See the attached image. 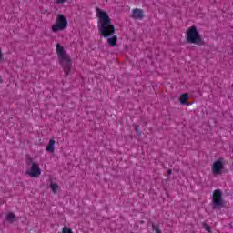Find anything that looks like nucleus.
<instances>
[{"label":"nucleus","instance_id":"1","mask_svg":"<svg viewBox=\"0 0 233 233\" xmlns=\"http://www.w3.org/2000/svg\"><path fill=\"white\" fill-rule=\"evenodd\" d=\"M96 12L98 19L97 28L100 35L106 39L107 38L109 46H116V45H117V35H114V34H116V26L112 25V19L108 16V13L101 10L99 7H96ZM111 35L113 36L111 37Z\"/></svg>","mask_w":233,"mask_h":233},{"label":"nucleus","instance_id":"2","mask_svg":"<svg viewBox=\"0 0 233 233\" xmlns=\"http://www.w3.org/2000/svg\"><path fill=\"white\" fill-rule=\"evenodd\" d=\"M56 55L58 57V63L61 65L66 76H69L72 72V58L70 55L66 53L65 47L61 44H56Z\"/></svg>","mask_w":233,"mask_h":233},{"label":"nucleus","instance_id":"3","mask_svg":"<svg viewBox=\"0 0 233 233\" xmlns=\"http://www.w3.org/2000/svg\"><path fill=\"white\" fill-rule=\"evenodd\" d=\"M186 39L190 45H198V46L205 45V41L201 37V35H199V32H198L196 25H192L187 29Z\"/></svg>","mask_w":233,"mask_h":233},{"label":"nucleus","instance_id":"4","mask_svg":"<svg viewBox=\"0 0 233 233\" xmlns=\"http://www.w3.org/2000/svg\"><path fill=\"white\" fill-rule=\"evenodd\" d=\"M68 27V20L63 14H59L56 17V23L51 26V30L54 34L57 32H63Z\"/></svg>","mask_w":233,"mask_h":233},{"label":"nucleus","instance_id":"5","mask_svg":"<svg viewBox=\"0 0 233 233\" xmlns=\"http://www.w3.org/2000/svg\"><path fill=\"white\" fill-rule=\"evenodd\" d=\"M211 170L214 176H221V174H223V170H225V159L218 158L213 162Z\"/></svg>","mask_w":233,"mask_h":233},{"label":"nucleus","instance_id":"6","mask_svg":"<svg viewBox=\"0 0 233 233\" xmlns=\"http://www.w3.org/2000/svg\"><path fill=\"white\" fill-rule=\"evenodd\" d=\"M213 205L214 207H222L223 205V193L219 189L213 192Z\"/></svg>","mask_w":233,"mask_h":233},{"label":"nucleus","instance_id":"7","mask_svg":"<svg viewBox=\"0 0 233 233\" xmlns=\"http://www.w3.org/2000/svg\"><path fill=\"white\" fill-rule=\"evenodd\" d=\"M27 176L30 177H39L41 176V168H39V164L33 162L32 167L26 171Z\"/></svg>","mask_w":233,"mask_h":233},{"label":"nucleus","instance_id":"8","mask_svg":"<svg viewBox=\"0 0 233 233\" xmlns=\"http://www.w3.org/2000/svg\"><path fill=\"white\" fill-rule=\"evenodd\" d=\"M145 17V11L143 9L136 8L132 10V18L133 19H143Z\"/></svg>","mask_w":233,"mask_h":233},{"label":"nucleus","instance_id":"9","mask_svg":"<svg viewBox=\"0 0 233 233\" xmlns=\"http://www.w3.org/2000/svg\"><path fill=\"white\" fill-rule=\"evenodd\" d=\"M55 150H56V140H54V138H51L46 147V151L49 152L50 154H54Z\"/></svg>","mask_w":233,"mask_h":233},{"label":"nucleus","instance_id":"10","mask_svg":"<svg viewBox=\"0 0 233 233\" xmlns=\"http://www.w3.org/2000/svg\"><path fill=\"white\" fill-rule=\"evenodd\" d=\"M6 221H9V223H14V219H15V214L9 212L5 215Z\"/></svg>","mask_w":233,"mask_h":233},{"label":"nucleus","instance_id":"11","mask_svg":"<svg viewBox=\"0 0 233 233\" xmlns=\"http://www.w3.org/2000/svg\"><path fill=\"white\" fill-rule=\"evenodd\" d=\"M187 101H188V94L184 93L180 96V103L181 105H187Z\"/></svg>","mask_w":233,"mask_h":233},{"label":"nucleus","instance_id":"12","mask_svg":"<svg viewBox=\"0 0 233 233\" xmlns=\"http://www.w3.org/2000/svg\"><path fill=\"white\" fill-rule=\"evenodd\" d=\"M50 188H51L53 194H57V190H59V185H57L56 183H51Z\"/></svg>","mask_w":233,"mask_h":233},{"label":"nucleus","instance_id":"13","mask_svg":"<svg viewBox=\"0 0 233 233\" xmlns=\"http://www.w3.org/2000/svg\"><path fill=\"white\" fill-rule=\"evenodd\" d=\"M62 233H74V230H72V228L65 226L63 228H62Z\"/></svg>","mask_w":233,"mask_h":233},{"label":"nucleus","instance_id":"14","mask_svg":"<svg viewBox=\"0 0 233 233\" xmlns=\"http://www.w3.org/2000/svg\"><path fill=\"white\" fill-rule=\"evenodd\" d=\"M153 230H155V233H161V229L157 228L156 225H152Z\"/></svg>","mask_w":233,"mask_h":233},{"label":"nucleus","instance_id":"15","mask_svg":"<svg viewBox=\"0 0 233 233\" xmlns=\"http://www.w3.org/2000/svg\"><path fill=\"white\" fill-rule=\"evenodd\" d=\"M135 132H137L138 136H141V130L139 129V126H135Z\"/></svg>","mask_w":233,"mask_h":233},{"label":"nucleus","instance_id":"16","mask_svg":"<svg viewBox=\"0 0 233 233\" xmlns=\"http://www.w3.org/2000/svg\"><path fill=\"white\" fill-rule=\"evenodd\" d=\"M68 0H56V5H63V3H66Z\"/></svg>","mask_w":233,"mask_h":233},{"label":"nucleus","instance_id":"17","mask_svg":"<svg viewBox=\"0 0 233 233\" xmlns=\"http://www.w3.org/2000/svg\"><path fill=\"white\" fill-rule=\"evenodd\" d=\"M205 228H206L207 232H210V226H206Z\"/></svg>","mask_w":233,"mask_h":233},{"label":"nucleus","instance_id":"18","mask_svg":"<svg viewBox=\"0 0 233 233\" xmlns=\"http://www.w3.org/2000/svg\"><path fill=\"white\" fill-rule=\"evenodd\" d=\"M1 59H3V51H1V49H0V61H1Z\"/></svg>","mask_w":233,"mask_h":233},{"label":"nucleus","instance_id":"19","mask_svg":"<svg viewBox=\"0 0 233 233\" xmlns=\"http://www.w3.org/2000/svg\"><path fill=\"white\" fill-rule=\"evenodd\" d=\"M167 174H172V170H168V171H167Z\"/></svg>","mask_w":233,"mask_h":233},{"label":"nucleus","instance_id":"20","mask_svg":"<svg viewBox=\"0 0 233 233\" xmlns=\"http://www.w3.org/2000/svg\"><path fill=\"white\" fill-rule=\"evenodd\" d=\"M3 82V80L1 79V76H0V83H2Z\"/></svg>","mask_w":233,"mask_h":233}]
</instances>
